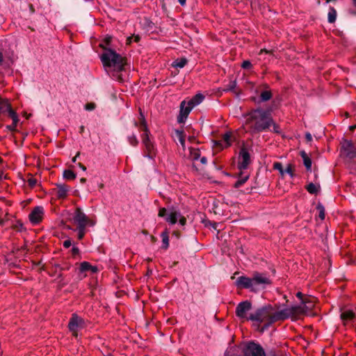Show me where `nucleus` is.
Returning a JSON list of instances; mask_svg holds the SVG:
<instances>
[{
	"label": "nucleus",
	"mask_w": 356,
	"mask_h": 356,
	"mask_svg": "<svg viewBox=\"0 0 356 356\" xmlns=\"http://www.w3.org/2000/svg\"><path fill=\"white\" fill-rule=\"evenodd\" d=\"M245 117V126L252 134L268 130L273 123L271 111L260 107L251 110Z\"/></svg>",
	"instance_id": "1"
},
{
	"label": "nucleus",
	"mask_w": 356,
	"mask_h": 356,
	"mask_svg": "<svg viewBox=\"0 0 356 356\" xmlns=\"http://www.w3.org/2000/svg\"><path fill=\"white\" fill-rule=\"evenodd\" d=\"M251 321L264 323L268 327L273 323L281 321L280 310H276L271 305H266L256 309L250 314Z\"/></svg>",
	"instance_id": "2"
},
{
	"label": "nucleus",
	"mask_w": 356,
	"mask_h": 356,
	"mask_svg": "<svg viewBox=\"0 0 356 356\" xmlns=\"http://www.w3.org/2000/svg\"><path fill=\"white\" fill-rule=\"evenodd\" d=\"M99 47L104 50L101 56V60L105 67H113L117 72H122L124 70L127 64L126 58L118 54L113 49L106 48L101 43Z\"/></svg>",
	"instance_id": "3"
},
{
	"label": "nucleus",
	"mask_w": 356,
	"mask_h": 356,
	"mask_svg": "<svg viewBox=\"0 0 356 356\" xmlns=\"http://www.w3.org/2000/svg\"><path fill=\"white\" fill-rule=\"evenodd\" d=\"M250 163V154L248 150L245 147H241L238 154V168L240 170V173L238 175V179L234 184V188H238L241 187L249 179L250 175L248 172H243V170L248 168Z\"/></svg>",
	"instance_id": "4"
},
{
	"label": "nucleus",
	"mask_w": 356,
	"mask_h": 356,
	"mask_svg": "<svg viewBox=\"0 0 356 356\" xmlns=\"http://www.w3.org/2000/svg\"><path fill=\"white\" fill-rule=\"evenodd\" d=\"M73 220L77 225L78 238L81 240L86 234V227L87 225L93 226L95 221L90 220L81 210L76 207L73 216Z\"/></svg>",
	"instance_id": "5"
},
{
	"label": "nucleus",
	"mask_w": 356,
	"mask_h": 356,
	"mask_svg": "<svg viewBox=\"0 0 356 356\" xmlns=\"http://www.w3.org/2000/svg\"><path fill=\"white\" fill-rule=\"evenodd\" d=\"M150 131L143 132L141 134L142 143L144 145V156L154 159L156 154V149L154 143L150 139Z\"/></svg>",
	"instance_id": "6"
},
{
	"label": "nucleus",
	"mask_w": 356,
	"mask_h": 356,
	"mask_svg": "<svg viewBox=\"0 0 356 356\" xmlns=\"http://www.w3.org/2000/svg\"><path fill=\"white\" fill-rule=\"evenodd\" d=\"M307 312L305 307L303 305H296L289 308L280 310L281 321H283L289 318L294 319L298 316L302 315Z\"/></svg>",
	"instance_id": "7"
},
{
	"label": "nucleus",
	"mask_w": 356,
	"mask_h": 356,
	"mask_svg": "<svg viewBox=\"0 0 356 356\" xmlns=\"http://www.w3.org/2000/svg\"><path fill=\"white\" fill-rule=\"evenodd\" d=\"M86 327L85 321L78 314L74 313L68 322V330L74 337H77L79 332Z\"/></svg>",
	"instance_id": "8"
},
{
	"label": "nucleus",
	"mask_w": 356,
	"mask_h": 356,
	"mask_svg": "<svg viewBox=\"0 0 356 356\" xmlns=\"http://www.w3.org/2000/svg\"><path fill=\"white\" fill-rule=\"evenodd\" d=\"M252 309V303L249 300H245L238 304L236 307V316L240 319L244 321H250L249 318L250 314L248 315V312Z\"/></svg>",
	"instance_id": "9"
},
{
	"label": "nucleus",
	"mask_w": 356,
	"mask_h": 356,
	"mask_svg": "<svg viewBox=\"0 0 356 356\" xmlns=\"http://www.w3.org/2000/svg\"><path fill=\"white\" fill-rule=\"evenodd\" d=\"M243 356H266L262 347L253 341L249 342L244 348Z\"/></svg>",
	"instance_id": "10"
},
{
	"label": "nucleus",
	"mask_w": 356,
	"mask_h": 356,
	"mask_svg": "<svg viewBox=\"0 0 356 356\" xmlns=\"http://www.w3.org/2000/svg\"><path fill=\"white\" fill-rule=\"evenodd\" d=\"M44 213V208L42 206L34 207L29 215V218L31 224H39L43 218Z\"/></svg>",
	"instance_id": "11"
},
{
	"label": "nucleus",
	"mask_w": 356,
	"mask_h": 356,
	"mask_svg": "<svg viewBox=\"0 0 356 356\" xmlns=\"http://www.w3.org/2000/svg\"><path fill=\"white\" fill-rule=\"evenodd\" d=\"M193 108L191 105H188L186 100L180 104L179 113L177 116V122L180 124L185 123L189 113Z\"/></svg>",
	"instance_id": "12"
},
{
	"label": "nucleus",
	"mask_w": 356,
	"mask_h": 356,
	"mask_svg": "<svg viewBox=\"0 0 356 356\" xmlns=\"http://www.w3.org/2000/svg\"><path fill=\"white\" fill-rule=\"evenodd\" d=\"M341 152L349 159L356 157V147L352 141L345 140L341 145Z\"/></svg>",
	"instance_id": "13"
},
{
	"label": "nucleus",
	"mask_w": 356,
	"mask_h": 356,
	"mask_svg": "<svg viewBox=\"0 0 356 356\" xmlns=\"http://www.w3.org/2000/svg\"><path fill=\"white\" fill-rule=\"evenodd\" d=\"M3 111H1V113H6L7 112L8 114V116L13 120V123L10 125H8L7 127L9 130L13 131L16 130V127L17 125V123L19 122V118L17 116V114L15 111L13 110L11 108L10 104H4Z\"/></svg>",
	"instance_id": "14"
},
{
	"label": "nucleus",
	"mask_w": 356,
	"mask_h": 356,
	"mask_svg": "<svg viewBox=\"0 0 356 356\" xmlns=\"http://www.w3.org/2000/svg\"><path fill=\"white\" fill-rule=\"evenodd\" d=\"M253 286L257 285H270L272 282L270 279L267 277L266 273H261L259 272H254L252 274Z\"/></svg>",
	"instance_id": "15"
},
{
	"label": "nucleus",
	"mask_w": 356,
	"mask_h": 356,
	"mask_svg": "<svg viewBox=\"0 0 356 356\" xmlns=\"http://www.w3.org/2000/svg\"><path fill=\"white\" fill-rule=\"evenodd\" d=\"M236 285L238 287L250 289L251 291H255L253 286L252 277H248L246 276L238 277L236 282Z\"/></svg>",
	"instance_id": "16"
},
{
	"label": "nucleus",
	"mask_w": 356,
	"mask_h": 356,
	"mask_svg": "<svg viewBox=\"0 0 356 356\" xmlns=\"http://www.w3.org/2000/svg\"><path fill=\"white\" fill-rule=\"evenodd\" d=\"M232 134L230 131L226 132L222 136V139L215 142L217 146H220L222 149L229 147L232 143Z\"/></svg>",
	"instance_id": "17"
},
{
	"label": "nucleus",
	"mask_w": 356,
	"mask_h": 356,
	"mask_svg": "<svg viewBox=\"0 0 356 356\" xmlns=\"http://www.w3.org/2000/svg\"><path fill=\"white\" fill-rule=\"evenodd\" d=\"M52 193L58 199L67 197V186L65 184H56V187L52 189Z\"/></svg>",
	"instance_id": "18"
},
{
	"label": "nucleus",
	"mask_w": 356,
	"mask_h": 356,
	"mask_svg": "<svg viewBox=\"0 0 356 356\" xmlns=\"http://www.w3.org/2000/svg\"><path fill=\"white\" fill-rule=\"evenodd\" d=\"M139 112L140 117L138 118V121L134 120V122L135 127L138 128V130L142 132L149 131L145 116L141 111V108H139Z\"/></svg>",
	"instance_id": "19"
},
{
	"label": "nucleus",
	"mask_w": 356,
	"mask_h": 356,
	"mask_svg": "<svg viewBox=\"0 0 356 356\" xmlns=\"http://www.w3.org/2000/svg\"><path fill=\"white\" fill-rule=\"evenodd\" d=\"M78 271L80 274L85 273L88 271H90L92 273H96L98 271V268L96 266H92L88 261H83L80 264Z\"/></svg>",
	"instance_id": "20"
},
{
	"label": "nucleus",
	"mask_w": 356,
	"mask_h": 356,
	"mask_svg": "<svg viewBox=\"0 0 356 356\" xmlns=\"http://www.w3.org/2000/svg\"><path fill=\"white\" fill-rule=\"evenodd\" d=\"M262 87L266 90L262 91L259 95L260 101L265 102L269 101L273 97V93L270 90V87L267 83L262 85Z\"/></svg>",
	"instance_id": "21"
},
{
	"label": "nucleus",
	"mask_w": 356,
	"mask_h": 356,
	"mask_svg": "<svg viewBox=\"0 0 356 356\" xmlns=\"http://www.w3.org/2000/svg\"><path fill=\"white\" fill-rule=\"evenodd\" d=\"M180 216V213L174 209V208L170 209V212L168 216L165 218V220L171 225H175L177 223L178 218Z\"/></svg>",
	"instance_id": "22"
},
{
	"label": "nucleus",
	"mask_w": 356,
	"mask_h": 356,
	"mask_svg": "<svg viewBox=\"0 0 356 356\" xmlns=\"http://www.w3.org/2000/svg\"><path fill=\"white\" fill-rule=\"evenodd\" d=\"M204 99L202 94L198 93L193 96L188 101H186L188 105H191L193 108L200 104Z\"/></svg>",
	"instance_id": "23"
},
{
	"label": "nucleus",
	"mask_w": 356,
	"mask_h": 356,
	"mask_svg": "<svg viewBox=\"0 0 356 356\" xmlns=\"http://www.w3.org/2000/svg\"><path fill=\"white\" fill-rule=\"evenodd\" d=\"M355 313L353 310H346L341 314V319L343 325L346 324V321H352L355 318Z\"/></svg>",
	"instance_id": "24"
},
{
	"label": "nucleus",
	"mask_w": 356,
	"mask_h": 356,
	"mask_svg": "<svg viewBox=\"0 0 356 356\" xmlns=\"http://www.w3.org/2000/svg\"><path fill=\"white\" fill-rule=\"evenodd\" d=\"M315 300L314 298L311 296L305 297L302 300V304L303 307H305V309L307 311L312 310L314 307Z\"/></svg>",
	"instance_id": "25"
},
{
	"label": "nucleus",
	"mask_w": 356,
	"mask_h": 356,
	"mask_svg": "<svg viewBox=\"0 0 356 356\" xmlns=\"http://www.w3.org/2000/svg\"><path fill=\"white\" fill-rule=\"evenodd\" d=\"M300 155L303 160L304 165L307 170H311L312 169V159L307 155V154L305 151H301L300 152Z\"/></svg>",
	"instance_id": "26"
},
{
	"label": "nucleus",
	"mask_w": 356,
	"mask_h": 356,
	"mask_svg": "<svg viewBox=\"0 0 356 356\" xmlns=\"http://www.w3.org/2000/svg\"><path fill=\"white\" fill-rule=\"evenodd\" d=\"M190 157L193 161H197L200 157V150L199 148L190 147Z\"/></svg>",
	"instance_id": "27"
},
{
	"label": "nucleus",
	"mask_w": 356,
	"mask_h": 356,
	"mask_svg": "<svg viewBox=\"0 0 356 356\" xmlns=\"http://www.w3.org/2000/svg\"><path fill=\"white\" fill-rule=\"evenodd\" d=\"M161 237L162 238V248L164 250H167L169 247V235L167 231L163 232L161 234Z\"/></svg>",
	"instance_id": "28"
},
{
	"label": "nucleus",
	"mask_w": 356,
	"mask_h": 356,
	"mask_svg": "<svg viewBox=\"0 0 356 356\" xmlns=\"http://www.w3.org/2000/svg\"><path fill=\"white\" fill-rule=\"evenodd\" d=\"M337 19V10L334 7H330L327 14V21L329 23L335 22Z\"/></svg>",
	"instance_id": "29"
},
{
	"label": "nucleus",
	"mask_w": 356,
	"mask_h": 356,
	"mask_svg": "<svg viewBox=\"0 0 356 356\" xmlns=\"http://www.w3.org/2000/svg\"><path fill=\"white\" fill-rule=\"evenodd\" d=\"M236 88V81L232 80L230 81L229 83L226 86V88L223 90L225 92L231 91L234 92L236 95L239 94V92L235 90Z\"/></svg>",
	"instance_id": "30"
},
{
	"label": "nucleus",
	"mask_w": 356,
	"mask_h": 356,
	"mask_svg": "<svg viewBox=\"0 0 356 356\" xmlns=\"http://www.w3.org/2000/svg\"><path fill=\"white\" fill-rule=\"evenodd\" d=\"M187 63H188V60L186 58H181L175 60L173 62V63L172 64V65L175 67L182 68L186 65Z\"/></svg>",
	"instance_id": "31"
},
{
	"label": "nucleus",
	"mask_w": 356,
	"mask_h": 356,
	"mask_svg": "<svg viewBox=\"0 0 356 356\" xmlns=\"http://www.w3.org/2000/svg\"><path fill=\"white\" fill-rule=\"evenodd\" d=\"M305 188L309 193L316 194V193H317V192L318 191L319 186H316V184H314L313 183H309V184H307Z\"/></svg>",
	"instance_id": "32"
},
{
	"label": "nucleus",
	"mask_w": 356,
	"mask_h": 356,
	"mask_svg": "<svg viewBox=\"0 0 356 356\" xmlns=\"http://www.w3.org/2000/svg\"><path fill=\"white\" fill-rule=\"evenodd\" d=\"M316 209L318 211V217L320 218V219L324 220L325 217L324 206L321 203H318L316 205Z\"/></svg>",
	"instance_id": "33"
},
{
	"label": "nucleus",
	"mask_w": 356,
	"mask_h": 356,
	"mask_svg": "<svg viewBox=\"0 0 356 356\" xmlns=\"http://www.w3.org/2000/svg\"><path fill=\"white\" fill-rule=\"evenodd\" d=\"M127 140H128L129 143L134 147L138 146V145L139 143V141H138L136 136L134 134H133L131 136H129L127 137Z\"/></svg>",
	"instance_id": "34"
},
{
	"label": "nucleus",
	"mask_w": 356,
	"mask_h": 356,
	"mask_svg": "<svg viewBox=\"0 0 356 356\" xmlns=\"http://www.w3.org/2000/svg\"><path fill=\"white\" fill-rule=\"evenodd\" d=\"M273 169L277 170L282 177L284 175V170L283 169L282 164L280 162H275L273 163Z\"/></svg>",
	"instance_id": "35"
},
{
	"label": "nucleus",
	"mask_w": 356,
	"mask_h": 356,
	"mask_svg": "<svg viewBox=\"0 0 356 356\" xmlns=\"http://www.w3.org/2000/svg\"><path fill=\"white\" fill-rule=\"evenodd\" d=\"M177 134L178 136V139L181 146L184 148L185 147V139L184 134L183 131H177Z\"/></svg>",
	"instance_id": "36"
},
{
	"label": "nucleus",
	"mask_w": 356,
	"mask_h": 356,
	"mask_svg": "<svg viewBox=\"0 0 356 356\" xmlns=\"http://www.w3.org/2000/svg\"><path fill=\"white\" fill-rule=\"evenodd\" d=\"M72 256L74 259H80V252L78 248L73 247L72 248Z\"/></svg>",
	"instance_id": "37"
},
{
	"label": "nucleus",
	"mask_w": 356,
	"mask_h": 356,
	"mask_svg": "<svg viewBox=\"0 0 356 356\" xmlns=\"http://www.w3.org/2000/svg\"><path fill=\"white\" fill-rule=\"evenodd\" d=\"M285 172L288 173L291 176V177H294V170L291 164H289L287 165L286 168L284 170V173Z\"/></svg>",
	"instance_id": "38"
},
{
	"label": "nucleus",
	"mask_w": 356,
	"mask_h": 356,
	"mask_svg": "<svg viewBox=\"0 0 356 356\" xmlns=\"http://www.w3.org/2000/svg\"><path fill=\"white\" fill-rule=\"evenodd\" d=\"M241 67L243 69L250 70L252 67V65L250 60H243V62L242 63Z\"/></svg>",
	"instance_id": "39"
},
{
	"label": "nucleus",
	"mask_w": 356,
	"mask_h": 356,
	"mask_svg": "<svg viewBox=\"0 0 356 356\" xmlns=\"http://www.w3.org/2000/svg\"><path fill=\"white\" fill-rule=\"evenodd\" d=\"M271 127H273V131L275 134H281L282 131H281V128L275 122V121L273 120V123L272 124Z\"/></svg>",
	"instance_id": "40"
},
{
	"label": "nucleus",
	"mask_w": 356,
	"mask_h": 356,
	"mask_svg": "<svg viewBox=\"0 0 356 356\" xmlns=\"http://www.w3.org/2000/svg\"><path fill=\"white\" fill-rule=\"evenodd\" d=\"M10 104L7 99H3L0 97V113L3 111L4 104Z\"/></svg>",
	"instance_id": "41"
},
{
	"label": "nucleus",
	"mask_w": 356,
	"mask_h": 356,
	"mask_svg": "<svg viewBox=\"0 0 356 356\" xmlns=\"http://www.w3.org/2000/svg\"><path fill=\"white\" fill-rule=\"evenodd\" d=\"M95 108L96 104L93 102H90L85 105V109L87 111H93Z\"/></svg>",
	"instance_id": "42"
},
{
	"label": "nucleus",
	"mask_w": 356,
	"mask_h": 356,
	"mask_svg": "<svg viewBox=\"0 0 356 356\" xmlns=\"http://www.w3.org/2000/svg\"><path fill=\"white\" fill-rule=\"evenodd\" d=\"M28 184L31 188H33L37 184V180H36V179L31 177L28 179Z\"/></svg>",
	"instance_id": "43"
},
{
	"label": "nucleus",
	"mask_w": 356,
	"mask_h": 356,
	"mask_svg": "<svg viewBox=\"0 0 356 356\" xmlns=\"http://www.w3.org/2000/svg\"><path fill=\"white\" fill-rule=\"evenodd\" d=\"M352 3L354 8L350 9L349 13L353 15H356V0H352Z\"/></svg>",
	"instance_id": "44"
},
{
	"label": "nucleus",
	"mask_w": 356,
	"mask_h": 356,
	"mask_svg": "<svg viewBox=\"0 0 356 356\" xmlns=\"http://www.w3.org/2000/svg\"><path fill=\"white\" fill-rule=\"evenodd\" d=\"M76 178V174L71 170L68 169V180H73Z\"/></svg>",
	"instance_id": "45"
},
{
	"label": "nucleus",
	"mask_w": 356,
	"mask_h": 356,
	"mask_svg": "<svg viewBox=\"0 0 356 356\" xmlns=\"http://www.w3.org/2000/svg\"><path fill=\"white\" fill-rule=\"evenodd\" d=\"M112 41V37L111 36H106L104 39V42L106 45H109L111 44Z\"/></svg>",
	"instance_id": "46"
},
{
	"label": "nucleus",
	"mask_w": 356,
	"mask_h": 356,
	"mask_svg": "<svg viewBox=\"0 0 356 356\" xmlns=\"http://www.w3.org/2000/svg\"><path fill=\"white\" fill-rule=\"evenodd\" d=\"M179 218V224L182 226H184L186 223V218L184 216H181V215Z\"/></svg>",
	"instance_id": "47"
},
{
	"label": "nucleus",
	"mask_w": 356,
	"mask_h": 356,
	"mask_svg": "<svg viewBox=\"0 0 356 356\" xmlns=\"http://www.w3.org/2000/svg\"><path fill=\"white\" fill-rule=\"evenodd\" d=\"M166 213V209L165 208H161L159 211V217H164Z\"/></svg>",
	"instance_id": "48"
},
{
	"label": "nucleus",
	"mask_w": 356,
	"mask_h": 356,
	"mask_svg": "<svg viewBox=\"0 0 356 356\" xmlns=\"http://www.w3.org/2000/svg\"><path fill=\"white\" fill-rule=\"evenodd\" d=\"M296 297L301 300V302H302V300H304L305 298V297H304L303 293H302L300 291L296 293Z\"/></svg>",
	"instance_id": "49"
},
{
	"label": "nucleus",
	"mask_w": 356,
	"mask_h": 356,
	"mask_svg": "<svg viewBox=\"0 0 356 356\" xmlns=\"http://www.w3.org/2000/svg\"><path fill=\"white\" fill-rule=\"evenodd\" d=\"M305 139L307 142H311L312 140V136L310 133H307L305 134Z\"/></svg>",
	"instance_id": "50"
},
{
	"label": "nucleus",
	"mask_w": 356,
	"mask_h": 356,
	"mask_svg": "<svg viewBox=\"0 0 356 356\" xmlns=\"http://www.w3.org/2000/svg\"><path fill=\"white\" fill-rule=\"evenodd\" d=\"M134 38V41L136 42H138L140 40V37L138 35H132Z\"/></svg>",
	"instance_id": "51"
},
{
	"label": "nucleus",
	"mask_w": 356,
	"mask_h": 356,
	"mask_svg": "<svg viewBox=\"0 0 356 356\" xmlns=\"http://www.w3.org/2000/svg\"><path fill=\"white\" fill-rule=\"evenodd\" d=\"M200 161L202 164L205 165L207 163V159L205 156H202L201 159H200Z\"/></svg>",
	"instance_id": "52"
},
{
	"label": "nucleus",
	"mask_w": 356,
	"mask_h": 356,
	"mask_svg": "<svg viewBox=\"0 0 356 356\" xmlns=\"http://www.w3.org/2000/svg\"><path fill=\"white\" fill-rule=\"evenodd\" d=\"M133 36H129L127 39V44H130L132 42Z\"/></svg>",
	"instance_id": "53"
},
{
	"label": "nucleus",
	"mask_w": 356,
	"mask_h": 356,
	"mask_svg": "<svg viewBox=\"0 0 356 356\" xmlns=\"http://www.w3.org/2000/svg\"><path fill=\"white\" fill-rule=\"evenodd\" d=\"M270 51L266 49H262L259 51V54H262L263 53L268 54Z\"/></svg>",
	"instance_id": "54"
},
{
	"label": "nucleus",
	"mask_w": 356,
	"mask_h": 356,
	"mask_svg": "<svg viewBox=\"0 0 356 356\" xmlns=\"http://www.w3.org/2000/svg\"><path fill=\"white\" fill-rule=\"evenodd\" d=\"M181 6L186 5V0H177Z\"/></svg>",
	"instance_id": "55"
},
{
	"label": "nucleus",
	"mask_w": 356,
	"mask_h": 356,
	"mask_svg": "<svg viewBox=\"0 0 356 356\" xmlns=\"http://www.w3.org/2000/svg\"><path fill=\"white\" fill-rule=\"evenodd\" d=\"M195 140H196V139H195V137H193V136H191V137H189V138H188V140H189L191 143H193V142H195Z\"/></svg>",
	"instance_id": "56"
},
{
	"label": "nucleus",
	"mask_w": 356,
	"mask_h": 356,
	"mask_svg": "<svg viewBox=\"0 0 356 356\" xmlns=\"http://www.w3.org/2000/svg\"><path fill=\"white\" fill-rule=\"evenodd\" d=\"M63 177L66 179L67 178V169H65L63 172Z\"/></svg>",
	"instance_id": "57"
},
{
	"label": "nucleus",
	"mask_w": 356,
	"mask_h": 356,
	"mask_svg": "<svg viewBox=\"0 0 356 356\" xmlns=\"http://www.w3.org/2000/svg\"><path fill=\"white\" fill-rule=\"evenodd\" d=\"M79 165L82 168L83 170H86V168L84 165H83L82 163H79Z\"/></svg>",
	"instance_id": "58"
},
{
	"label": "nucleus",
	"mask_w": 356,
	"mask_h": 356,
	"mask_svg": "<svg viewBox=\"0 0 356 356\" xmlns=\"http://www.w3.org/2000/svg\"><path fill=\"white\" fill-rule=\"evenodd\" d=\"M67 239H66L63 241V247L67 248Z\"/></svg>",
	"instance_id": "59"
},
{
	"label": "nucleus",
	"mask_w": 356,
	"mask_h": 356,
	"mask_svg": "<svg viewBox=\"0 0 356 356\" xmlns=\"http://www.w3.org/2000/svg\"><path fill=\"white\" fill-rule=\"evenodd\" d=\"M192 168L194 170L197 171V168L196 167V165L195 164H193Z\"/></svg>",
	"instance_id": "60"
},
{
	"label": "nucleus",
	"mask_w": 356,
	"mask_h": 356,
	"mask_svg": "<svg viewBox=\"0 0 356 356\" xmlns=\"http://www.w3.org/2000/svg\"><path fill=\"white\" fill-rule=\"evenodd\" d=\"M80 181H81V183H85V182L86 181V178H81V179H80Z\"/></svg>",
	"instance_id": "61"
},
{
	"label": "nucleus",
	"mask_w": 356,
	"mask_h": 356,
	"mask_svg": "<svg viewBox=\"0 0 356 356\" xmlns=\"http://www.w3.org/2000/svg\"><path fill=\"white\" fill-rule=\"evenodd\" d=\"M4 224V220L2 218H0V225H3Z\"/></svg>",
	"instance_id": "62"
},
{
	"label": "nucleus",
	"mask_w": 356,
	"mask_h": 356,
	"mask_svg": "<svg viewBox=\"0 0 356 356\" xmlns=\"http://www.w3.org/2000/svg\"><path fill=\"white\" fill-rule=\"evenodd\" d=\"M355 128H356V125H353V126H350V129L352 130V131L354 130Z\"/></svg>",
	"instance_id": "63"
},
{
	"label": "nucleus",
	"mask_w": 356,
	"mask_h": 356,
	"mask_svg": "<svg viewBox=\"0 0 356 356\" xmlns=\"http://www.w3.org/2000/svg\"><path fill=\"white\" fill-rule=\"evenodd\" d=\"M3 60V56H2V54L0 52V64L1 63Z\"/></svg>",
	"instance_id": "64"
}]
</instances>
